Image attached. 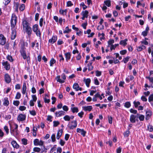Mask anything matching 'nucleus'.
Wrapping results in <instances>:
<instances>
[{
  "label": "nucleus",
  "mask_w": 153,
  "mask_h": 153,
  "mask_svg": "<svg viewBox=\"0 0 153 153\" xmlns=\"http://www.w3.org/2000/svg\"><path fill=\"white\" fill-rule=\"evenodd\" d=\"M32 97L33 99V100H32L35 102H36L37 98V97H36V95H32Z\"/></svg>",
  "instance_id": "obj_62"
},
{
  "label": "nucleus",
  "mask_w": 153,
  "mask_h": 153,
  "mask_svg": "<svg viewBox=\"0 0 153 153\" xmlns=\"http://www.w3.org/2000/svg\"><path fill=\"white\" fill-rule=\"evenodd\" d=\"M22 143L24 145H26L27 144V140L26 139L23 138L22 139Z\"/></svg>",
  "instance_id": "obj_36"
},
{
  "label": "nucleus",
  "mask_w": 153,
  "mask_h": 153,
  "mask_svg": "<svg viewBox=\"0 0 153 153\" xmlns=\"http://www.w3.org/2000/svg\"><path fill=\"white\" fill-rule=\"evenodd\" d=\"M11 144L14 148L18 149L19 148V145L17 144L15 140L12 141L11 142Z\"/></svg>",
  "instance_id": "obj_17"
},
{
  "label": "nucleus",
  "mask_w": 153,
  "mask_h": 153,
  "mask_svg": "<svg viewBox=\"0 0 153 153\" xmlns=\"http://www.w3.org/2000/svg\"><path fill=\"white\" fill-rule=\"evenodd\" d=\"M21 94L19 92H17L16 95L15 97V99H20L21 97Z\"/></svg>",
  "instance_id": "obj_44"
},
{
  "label": "nucleus",
  "mask_w": 153,
  "mask_h": 153,
  "mask_svg": "<svg viewBox=\"0 0 153 153\" xmlns=\"http://www.w3.org/2000/svg\"><path fill=\"white\" fill-rule=\"evenodd\" d=\"M26 48L25 46L23 45L21 47L20 52L21 56H22L24 59H25L27 58L26 53L25 51Z\"/></svg>",
  "instance_id": "obj_3"
},
{
  "label": "nucleus",
  "mask_w": 153,
  "mask_h": 153,
  "mask_svg": "<svg viewBox=\"0 0 153 153\" xmlns=\"http://www.w3.org/2000/svg\"><path fill=\"white\" fill-rule=\"evenodd\" d=\"M124 106L127 108H129L131 106V104L130 102H126L124 105Z\"/></svg>",
  "instance_id": "obj_29"
},
{
  "label": "nucleus",
  "mask_w": 153,
  "mask_h": 153,
  "mask_svg": "<svg viewBox=\"0 0 153 153\" xmlns=\"http://www.w3.org/2000/svg\"><path fill=\"white\" fill-rule=\"evenodd\" d=\"M57 39V36H52L51 39L49 40V42L51 44H53L56 41Z\"/></svg>",
  "instance_id": "obj_14"
},
{
  "label": "nucleus",
  "mask_w": 153,
  "mask_h": 153,
  "mask_svg": "<svg viewBox=\"0 0 153 153\" xmlns=\"http://www.w3.org/2000/svg\"><path fill=\"white\" fill-rule=\"evenodd\" d=\"M25 8V4H22L21 5V6L19 8V9L21 11H23L24 10Z\"/></svg>",
  "instance_id": "obj_49"
},
{
  "label": "nucleus",
  "mask_w": 153,
  "mask_h": 153,
  "mask_svg": "<svg viewBox=\"0 0 153 153\" xmlns=\"http://www.w3.org/2000/svg\"><path fill=\"white\" fill-rule=\"evenodd\" d=\"M71 123L72 124L69 125L68 126V127L70 129H73L76 127L77 124V122L76 120L72 121L71 122Z\"/></svg>",
  "instance_id": "obj_7"
},
{
  "label": "nucleus",
  "mask_w": 153,
  "mask_h": 153,
  "mask_svg": "<svg viewBox=\"0 0 153 153\" xmlns=\"http://www.w3.org/2000/svg\"><path fill=\"white\" fill-rule=\"evenodd\" d=\"M65 56L66 59L67 61H68V60H69L71 58V54L70 52H68L65 54Z\"/></svg>",
  "instance_id": "obj_21"
},
{
  "label": "nucleus",
  "mask_w": 153,
  "mask_h": 153,
  "mask_svg": "<svg viewBox=\"0 0 153 153\" xmlns=\"http://www.w3.org/2000/svg\"><path fill=\"white\" fill-rule=\"evenodd\" d=\"M63 119L65 121H69L70 120V117L68 115H65L63 117Z\"/></svg>",
  "instance_id": "obj_40"
},
{
  "label": "nucleus",
  "mask_w": 153,
  "mask_h": 153,
  "mask_svg": "<svg viewBox=\"0 0 153 153\" xmlns=\"http://www.w3.org/2000/svg\"><path fill=\"white\" fill-rule=\"evenodd\" d=\"M14 125L15 126V128L13 131H15L16 133L17 134V132L18 131L17 129L18 128V125L16 124H15Z\"/></svg>",
  "instance_id": "obj_53"
},
{
  "label": "nucleus",
  "mask_w": 153,
  "mask_h": 153,
  "mask_svg": "<svg viewBox=\"0 0 153 153\" xmlns=\"http://www.w3.org/2000/svg\"><path fill=\"white\" fill-rule=\"evenodd\" d=\"M67 9H65L64 10H59V13L62 14H66V13L67 12Z\"/></svg>",
  "instance_id": "obj_42"
},
{
  "label": "nucleus",
  "mask_w": 153,
  "mask_h": 153,
  "mask_svg": "<svg viewBox=\"0 0 153 153\" xmlns=\"http://www.w3.org/2000/svg\"><path fill=\"white\" fill-rule=\"evenodd\" d=\"M33 142L34 145L36 146L38 145L39 144V140L37 139H35L33 141Z\"/></svg>",
  "instance_id": "obj_48"
},
{
  "label": "nucleus",
  "mask_w": 153,
  "mask_h": 153,
  "mask_svg": "<svg viewBox=\"0 0 153 153\" xmlns=\"http://www.w3.org/2000/svg\"><path fill=\"white\" fill-rule=\"evenodd\" d=\"M88 14V12L87 10L82 11L81 13V15L83 16L82 18V19L84 20L85 19V18H87Z\"/></svg>",
  "instance_id": "obj_8"
},
{
  "label": "nucleus",
  "mask_w": 153,
  "mask_h": 153,
  "mask_svg": "<svg viewBox=\"0 0 153 153\" xmlns=\"http://www.w3.org/2000/svg\"><path fill=\"white\" fill-rule=\"evenodd\" d=\"M30 114L33 116H35L36 115V112L35 110L29 111Z\"/></svg>",
  "instance_id": "obj_58"
},
{
  "label": "nucleus",
  "mask_w": 153,
  "mask_h": 153,
  "mask_svg": "<svg viewBox=\"0 0 153 153\" xmlns=\"http://www.w3.org/2000/svg\"><path fill=\"white\" fill-rule=\"evenodd\" d=\"M83 81L85 82L86 86L88 87H89V84L91 82V79L90 78L86 79L84 78V79Z\"/></svg>",
  "instance_id": "obj_16"
},
{
  "label": "nucleus",
  "mask_w": 153,
  "mask_h": 153,
  "mask_svg": "<svg viewBox=\"0 0 153 153\" xmlns=\"http://www.w3.org/2000/svg\"><path fill=\"white\" fill-rule=\"evenodd\" d=\"M17 18V17L15 14H12L11 19V27L12 30L11 34V39L12 40L14 39L16 36V30L13 29L16 24Z\"/></svg>",
  "instance_id": "obj_1"
},
{
  "label": "nucleus",
  "mask_w": 153,
  "mask_h": 153,
  "mask_svg": "<svg viewBox=\"0 0 153 153\" xmlns=\"http://www.w3.org/2000/svg\"><path fill=\"white\" fill-rule=\"evenodd\" d=\"M13 103L14 105L17 106L19 104L20 102L18 100H14L13 101Z\"/></svg>",
  "instance_id": "obj_39"
},
{
  "label": "nucleus",
  "mask_w": 153,
  "mask_h": 153,
  "mask_svg": "<svg viewBox=\"0 0 153 153\" xmlns=\"http://www.w3.org/2000/svg\"><path fill=\"white\" fill-rule=\"evenodd\" d=\"M92 62H90L89 64H88V69L89 71H90L93 69V66H92Z\"/></svg>",
  "instance_id": "obj_28"
},
{
  "label": "nucleus",
  "mask_w": 153,
  "mask_h": 153,
  "mask_svg": "<svg viewBox=\"0 0 153 153\" xmlns=\"http://www.w3.org/2000/svg\"><path fill=\"white\" fill-rule=\"evenodd\" d=\"M130 111L131 113H132L134 114H136L137 112V111L136 110H134L132 108H131L130 110Z\"/></svg>",
  "instance_id": "obj_57"
},
{
  "label": "nucleus",
  "mask_w": 153,
  "mask_h": 153,
  "mask_svg": "<svg viewBox=\"0 0 153 153\" xmlns=\"http://www.w3.org/2000/svg\"><path fill=\"white\" fill-rule=\"evenodd\" d=\"M148 100L149 102L153 101V94H151L149 96L148 99Z\"/></svg>",
  "instance_id": "obj_43"
},
{
  "label": "nucleus",
  "mask_w": 153,
  "mask_h": 153,
  "mask_svg": "<svg viewBox=\"0 0 153 153\" xmlns=\"http://www.w3.org/2000/svg\"><path fill=\"white\" fill-rule=\"evenodd\" d=\"M6 42V39L4 35L2 34H0V44L4 45Z\"/></svg>",
  "instance_id": "obj_4"
},
{
  "label": "nucleus",
  "mask_w": 153,
  "mask_h": 153,
  "mask_svg": "<svg viewBox=\"0 0 153 153\" xmlns=\"http://www.w3.org/2000/svg\"><path fill=\"white\" fill-rule=\"evenodd\" d=\"M152 111L149 110L146 111V120H148L149 119V118L152 116Z\"/></svg>",
  "instance_id": "obj_9"
},
{
  "label": "nucleus",
  "mask_w": 153,
  "mask_h": 153,
  "mask_svg": "<svg viewBox=\"0 0 153 153\" xmlns=\"http://www.w3.org/2000/svg\"><path fill=\"white\" fill-rule=\"evenodd\" d=\"M63 42L60 39H59L57 42V44L58 45H61L63 44Z\"/></svg>",
  "instance_id": "obj_63"
},
{
  "label": "nucleus",
  "mask_w": 153,
  "mask_h": 153,
  "mask_svg": "<svg viewBox=\"0 0 153 153\" xmlns=\"http://www.w3.org/2000/svg\"><path fill=\"white\" fill-rule=\"evenodd\" d=\"M4 129L6 133L8 134L9 133V130L8 127L6 126H5L4 127Z\"/></svg>",
  "instance_id": "obj_45"
},
{
  "label": "nucleus",
  "mask_w": 153,
  "mask_h": 153,
  "mask_svg": "<svg viewBox=\"0 0 153 153\" xmlns=\"http://www.w3.org/2000/svg\"><path fill=\"white\" fill-rule=\"evenodd\" d=\"M148 129L150 132H152L153 131V128L152 126L149 125L148 126Z\"/></svg>",
  "instance_id": "obj_37"
},
{
  "label": "nucleus",
  "mask_w": 153,
  "mask_h": 153,
  "mask_svg": "<svg viewBox=\"0 0 153 153\" xmlns=\"http://www.w3.org/2000/svg\"><path fill=\"white\" fill-rule=\"evenodd\" d=\"M37 130L36 128H35L34 127H33V135L34 136H36V131Z\"/></svg>",
  "instance_id": "obj_38"
},
{
  "label": "nucleus",
  "mask_w": 153,
  "mask_h": 153,
  "mask_svg": "<svg viewBox=\"0 0 153 153\" xmlns=\"http://www.w3.org/2000/svg\"><path fill=\"white\" fill-rule=\"evenodd\" d=\"M137 117V115L135 116L134 114H131L130 116V120L132 123H134L136 122V118Z\"/></svg>",
  "instance_id": "obj_15"
},
{
  "label": "nucleus",
  "mask_w": 153,
  "mask_h": 153,
  "mask_svg": "<svg viewBox=\"0 0 153 153\" xmlns=\"http://www.w3.org/2000/svg\"><path fill=\"white\" fill-rule=\"evenodd\" d=\"M104 3L108 7H109L111 6V1L109 0H106L104 1Z\"/></svg>",
  "instance_id": "obj_32"
},
{
  "label": "nucleus",
  "mask_w": 153,
  "mask_h": 153,
  "mask_svg": "<svg viewBox=\"0 0 153 153\" xmlns=\"http://www.w3.org/2000/svg\"><path fill=\"white\" fill-rule=\"evenodd\" d=\"M146 78L149 79L150 82L153 83V77H146Z\"/></svg>",
  "instance_id": "obj_64"
},
{
  "label": "nucleus",
  "mask_w": 153,
  "mask_h": 153,
  "mask_svg": "<svg viewBox=\"0 0 153 153\" xmlns=\"http://www.w3.org/2000/svg\"><path fill=\"white\" fill-rule=\"evenodd\" d=\"M2 65L4 66V68L7 70H8L10 69V65L7 61L3 62Z\"/></svg>",
  "instance_id": "obj_10"
},
{
  "label": "nucleus",
  "mask_w": 153,
  "mask_h": 153,
  "mask_svg": "<svg viewBox=\"0 0 153 153\" xmlns=\"http://www.w3.org/2000/svg\"><path fill=\"white\" fill-rule=\"evenodd\" d=\"M23 26L24 29H25L27 27H29L28 23L26 21H24L23 22Z\"/></svg>",
  "instance_id": "obj_23"
},
{
  "label": "nucleus",
  "mask_w": 153,
  "mask_h": 153,
  "mask_svg": "<svg viewBox=\"0 0 153 153\" xmlns=\"http://www.w3.org/2000/svg\"><path fill=\"white\" fill-rule=\"evenodd\" d=\"M129 58L130 57L129 56H127L126 58L123 59V61L124 63H126L128 61Z\"/></svg>",
  "instance_id": "obj_41"
},
{
  "label": "nucleus",
  "mask_w": 153,
  "mask_h": 153,
  "mask_svg": "<svg viewBox=\"0 0 153 153\" xmlns=\"http://www.w3.org/2000/svg\"><path fill=\"white\" fill-rule=\"evenodd\" d=\"M96 75L97 76H99L101 75V72L98 71H96Z\"/></svg>",
  "instance_id": "obj_56"
},
{
  "label": "nucleus",
  "mask_w": 153,
  "mask_h": 153,
  "mask_svg": "<svg viewBox=\"0 0 153 153\" xmlns=\"http://www.w3.org/2000/svg\"><path fill=\"white\" fill-rule=\"evenodd\" d=\"M7 59L10 62L13 61V59L11 56L8 55L7 57Z\"/></svg>",
  "instance_id": "obj_54"
},
{
  "label": "nucleus",
  "mask_w": 153,
  "mask_h": 153,
  "mask_svg": "<svg viewBox=\"0 0 153 153\" xmlns=\"http://www.w3.org/2000/svg\"><path fill=\"white\" fill-rule=\"evenodd\" d=\"M62 132L63 131L62 129H61L59 130L58 131L57 133V135H58V136L60 135V136H61L62 134Z\"/></svg>",
  "instance_id": "obj_50"
},
{
  "label": "nucleus",
  "mask_w": 153,
  "mask_h": 153,
  "mask_svg": "<svg viewBox=\"0 0 153 153\" xmlns=\"http://www.w3.org/2000/svg\"><path fill=\"white\" fill-rule=\"evenodd\" d=\"M26 116L25 114H20L17 117V120L19 121H22L25 120Z\"/></svg>",
  "instance_id": "obj_5"
},
{
  "label": "nucleus",
  "mask_w": 153,
  "mask_h": 153,
  "mask_svg": "<svg viewBox=\"0 0 153 153\" xmlns=\"http://www.w3.org/2000/svg\"><path fill=\"white\" fill-rule=\"evenodd\" d=\"M25 29L28 35L29 36H30L32 34V31L31 28L29 26Z\"/></svg>",
  "instance_id": "obj_18"
},
{
  "label": "nucleus",
  "mask_w": 153,
  "mask_h": 153,
  "mask_svg": "<svg viewBox=\"0 0 153 153\" xmlns=\"http://www.w3.org/2000/svg\"><path fill=\"white\" fill-rule=\"evenodd\" d=\"M51 100H52V104H54L56 101V99L55 97H51Z\"/></svg>",
  "instance_id": "obj_55"
},
{
  "label": "nucleus",
  "mask_w": 153,
  "mask_h": 153,
  "mask_svg": "<svg viewBox=\"0 0 153 153\" xmlns=\"http://www.w3.org/2000/svg\"><path fill=\"white\" fill-rule=\"evenodd\" d=\"M33 150L35 152H40L41 149L40 148L38 147H35L33 148Z\"/></svg>",
  "instance_id": "obj_52"
},
{
  "label": "nucleus",
  "mask_w": 153,
  "mask_h": 153,
  "mask_svg": "<svg viewBox=\"0 0 153 153\" xmlns=\"http://www.w3.org/2000/svg\"><path fill=\"white\" fill-rule=\"evenodd\" d=\"M51 139H52V142H54L56 140L55 139V134H52L51 136Z\"/></svg>",
  "instance_id": "obj_47"
},
{
  "label": "nucleus",
  "mask_w": 153,
  "mask_h": 153,
  "mask_svg": "<svg viewBox=\"0 0 153 153\" xmlns=\"http://www.w3.org/2000/svg\"><path fill=\"white\" fill-rule=\"evenodd\" d=\"M76 131L78 133H81L83 137L85 136V134L86 133V131L84 130L83 129H81L79 128H77L76 129Z\"/></svg>",
  "instance_id": "obj_11"
},
{
  "label": "nucleus",
  "mask_w": 153,
  "mask_h": 153,
  "mask_svg": "<svg viewBox=\"0 0 153 153\" xmlns=\"http://www.w3.org/2000/svg\"><path fill=\"white\" fill-rule=\"evenodd\" d=\"M33 31L35 32L37 36L41 38V33L40 30H38V25L37 24H35L33 27Z\"/></svg>",
  "instance_id": "obj_2"
},
{
  "label": "nucleus",
  "mask_w": 153,
  "mask_h": 153,
  "mask_svg": "<svg viewBox=\"0 0 153 153\" xmlns=\"http://www.w3.org/2000/svg\"><path fill=\"white\" fill-rule=\"evenodd\" d=\"M56 62V60L53 58H52L50 61V63L51 66H53V65Z\"/></svg>",
  "instance_id": "obj_31"
},
{
  "label": "nucleus",
  "mask_w": 153,
  "mask_h": 153,
  "mask_svg": "<svg viewBox=\"0 0 153 153\" xmlns=\"http://www.w3.org/2000/svg\"><path fill=\"white\" fill-rule=\"evenodd\" d=\"M127 39H126L124 40H121L120 42V44L121 45H123V46H125L127 44L126 41Z\"/></svg>",
  "instance_id": "obj_26"
},
{
  "label": "nucleus",
  "mask_w": 153,
  "mask_h": 153,
  "mask_svg": "<svg viewBox=\"0 0 153 153\" xmlns=\"http://www.w3.org/2000/svg\"><path fill=\"white\" fill-rule=\"evenodd\" d=\"M26 109V107L23 106H20L19 108V109L21 111H23L25 110Z\"/></svg>",
  "instance_id": "obj_46"
},
{
  "label": "nucleus",
  "mask_w": 153,
  "mask_h": 153,
  "mask_svg": "<svg viewBox=\"0 0 153 153\" xmlns=\"http://www.w3.org/2000/svg\"><path fill=\"white\" fill-rule=\"evenodd\" d=\"M127 53V51L126 50H124L120 51V54L124 55L126 53Z\"/></svg>",
  "instance_id": "obj_60"
},
{
  "label": "nucleus",
  "mask_w": 153,
  "mask_h": 153,
  "mask_svg": "<svg viewBox=\"0 0 153 153\" xmlns=\"http://www.w3.org/2000/svg\"><path fill=\"white\" fill-rule=\"evenodd\" d=\"M137 117H138L140 121H143L144 120L145 116L143 115L137 114Z\"/></svg>",
  "instance_id": "obj_20"
},
{
  "label": "nucleus",
  "mask_w": 153,
  "mask_h": 153,
  "mask_svg": "<svg viewBox=\"0 0 153 153\" xmlns=\"http://www.w3.org/2000/svg\"><path fill=\"white\" fill-rule=\"evenodd\" d=\"M133 104H134V107L136 108H137L138 105H140V102H136V101H134Z\"/></svg>",
  "instance_id": "obj_33"
},
{
  "label": "nucleus",
  "mask_w": 153,
  "mask_h": 153,
  "mask_svg": "<svg viewBox=\"0 0 153 153\" xmlns=\"http://www.w3.org/2000/svg\"><path fill=\"white\" fill-rule=\"evenodd\" d=\"M73 4L72 3L71 1H69L67 2V5L68 7H70L72 6Z\"/></svg>",
  "instance_id": "obj_61"
},
{
  "label": "nucleus",
  "mask_w": 153,
  "mask_h": 153,
  "mask_svg": "<svg viewBox=\"0 0 153 153\" xmlns=\"http://www.w3.org/2000/svg\"><path fill=\"white\" fill-rule=\"evenodd\" d=\"M9 101L8 98L6 97L4 98L3 100V105L4 106H7L9 105Z\"/></svg>",
  "instance_id": "obj_19"
},
{
  "label": "nucleus",
  "mask_w": 153,
  "mask_h": 153,
  "mask_svg": "<svg viewBox=\"0 0 153 153\" xmlns=\"http://www.w3.org/2000/svg\"><path fill=\"white\" fill-rule=\"evenodd\" d=\"M4 78L5 82L7 83H10L11 81L10 77L8 74L4 75Z\"/></svg>",
  "instance_id": "obj_6"
},
{
  "label": "nucleus",
  "mask_w": 153,
  "mask_h": 153,
  "mask_svg": "<svg viewBox=\"0 0 153 153\" xmlns=\"http://www.w3.org/2000/svg\"><path fill=\"white\" fill-rule=\"evenodd\" d=\"M130 128H128L127 130L123 134L125 137H127L130 134Z\"/></svg>",
  "instance_id": "obj_25"
},
{
  "label": "nucleus",
  "mask_w": 153,
  "mask_h": 153,
  "mask_svg": "<svg viewBox=\"0 0 153 153\" xmlns=\"http://www.w3.org/2000/svg\"><path fill=\"white\" fill-rule=\"evenodd\" d=\"M95 96L96 97H97V98H99L100 100H101L102 99V97L101 96L99 93H97L95 95Z\"/></svg>",
  "instance_id": "obj_51"
},
{
  "label": "nucleus",
  "mask_w": 153,
  "mask_h": 153,
  "mask_svg": "<svg viewBox=\"0 0 153 153\" xmlns=\"http://www.w3.org/2000/svg\"><path fill=\"white\" fill-rule=\"evenodd\" d=\"M79 86L78 84L77 83H75L73 85V88L75 89L76 91H78V88H79Z\"/></svg>",
  "instance_id": "obj_27"
},
{
  "label": "nucleus",
  "mask_w": 153,
  "mask_h": 153,
  "mask_svg": "<svg viewBox=\"0 0 153 153\" xmlns=\"http://www.w3.org/2000/svg\"><path fill=\"white\" fill-rule=\"evenodd\" d=\"M26 88V83L24 82L23 83L22 88V93L23 94H25Z\"/></svg>",
  "instance_id": "obj_22"
},
{
  "label": "nucleus",
  "mask_w": 153,
  "mask_h": 153,
  "mask_svg": "<svg viewBox=\"0 0 153 153\" xmlns=\"http://www.w3.org/2000/svg\"><path fill=\"white\" fill-rule=\"evenodd\" d=\"M65 112L62 111H59L58 112H56L55 113L56 117H57L61 116L62 115H65Z\"/></svg>",
  "instance_id": "obj_12"
},
{
  "label": "nucleus",
  "mask_w": 153,
  "mask_h": 153,
  "mask_svg": "<svg viewBox=\"0 0 153 153\" xmlns=\"http://www.w3.org/2000/svg\"><path fill=\"white\" fill-rule=\"evenodd\" d=\"M71 109L73 113H77L78 111V109L76 107H72L71 108Z\"/></svg>",
  "instance_id": "obj_30"
},
{
  "label": "nucleus",
  "mask_w": 153,
  "mask_h": 153,
  "mask_svg": "<svg viewBox=\"0 0 153 153\" xmlns=\"http://www.w3.org/2000/svg\"><path fill=\"white\" fill-rule=\"evenodd\" d=\"M80 6L83 7V10L85 9L87 7V6L85 4L84 2L81 3L80 4Z\"/></svg>",
  "instance_id": "obj_59"
},
{
  "label": "nucleus",
  "mask_w": 153,
  "mask_h": 153,
  "mask_svg": "<svg viewBox=\"0 0 153 153\" xmlns=\"http://www.w3.org/2000/svg\"><path fill=\"white\" fill-rule=\"evenodd\" d=\"M53 126L54 127L57 126L60 124V123L58 121H53Z\"/></svg>",
  "instance_id": "obj_35"
},
{
  "label": "nucleus",
  "mask_w": 153,
  "mask_h": 153,
  "mask_svg": "<svg viewBox=\"0 0 153 153\" xmlns=\"http://www.w3.org/2000/svg\"><path fill=\"white\" fill-rule=\"evenodd\" d=\"M65 30L63 31V33H68L69 32H71V30L69 29L68 27L67 26L65 28Z\"/></svg>",
  "instance_id": "obj_34"
},
{
  "label": "nucleus",
  "mask_w": 153,
  "mask_h": 153,
  "mask_svg": "<svg viewBox=\"0 0 153 153\" xmlns=\"http://www.w3.org/2000/svg\"><path fill=\"white\" fill-rule=\"evenodd\" d=\"M56 79L57 82H59L60 83H63L65 82L64 80H62L60 79V76H57L56 77Z\"/></svg>",
  "instance_id": "obj_24"
},
{
  "label": "nucleus",
  "mask_w": 153,
  "mask_h": 153,
  "mask_svg": "<svg viewBox=\"0 0 153 153\" xmlns=\"http://www.w3.org/2000/svg\"><path fill=\"white\" fill-rule=\"evenodd\" d=\"M83 109L85 111H91L93 109V107L91 106H83L82 107Z\"/></svg>",
  "instance_id": "obj_13"
}]
</instances>
